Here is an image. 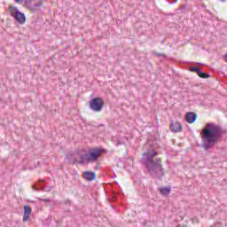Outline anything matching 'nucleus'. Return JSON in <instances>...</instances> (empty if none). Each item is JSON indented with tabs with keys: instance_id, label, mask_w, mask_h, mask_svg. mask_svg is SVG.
I'll return each mask as SVG.
<instances>
[{
	"instance_id": "1",
	"label": "nucleus",
	"mask_w": 227,
	"mask_h": 227,
	"mask_svg": "<svg viewBox=\"0 0 227 227\" xmlns=\"http://www.w3.org/2000/svg\"><path fill=\"white\" fill-rule=\"evenodd\" d=\"M225 134H227V131L225 129H223V126L214 122H207L200 132L202 139L201 148L205 152L212 150L215 145H219L223 141V137Z\"/></svg>"
},
{
	"instance_id": "10",
	"label": "nucleus",
	"mask_w": 227,
	"mask_h": 227,
	"mask_svg": "<svg viewBox=\"0 0 227 227\" xmlns=\"http://www.w3.org/2000/svg\"><path fill=\"white\" fill-rule=\"evenodd\" d=\"M170 130H172V132H182V124L176 121H173L170 124Z\"/></svg>"
},
{
	"instance_id": "21",
	"label": "nucleus",
	"mask_w": 227,
	"mask_h": 227,
	"mask_svg": "<svg viewBox=\"0 0 227 227\" xmlns=\"http://www.w3.org/2000/svg\"><path fill=\"white\" fill-rule=\"evenodd\" d=\"M168 3H169V4H173V3H176V1H178V0H167Z\"/></svg>"
},
{
	"instance_id": "6",
	"label": "nucleus",
	"mask_w": 227,
	"mask_h": 227,
	"mask_svg": "<svg viewBox=\"0 0 227 227\" xmlns=\"http://www.w3.org/2000/svg\"><path fill=\"white\" fill-rule=\"evenodd\" d=\"M24 215H23V223H27L29 217H31V206L25 205L23 206Z\"/></svg>"
},
{
	"instance_id": "11",
	"label": "nucleus",
	"mask_w": 227,
	"mask_h": 227,
	"mask_svg": "<svg viewBox=\"0 0 227 227\" xmlns=\"http://www.w3.org/2000/svg\"><path fill=\"white\" fill-rule=\"evenodd\" d=\"M159 191L160 194H162V196H168V194L171 192V188L161 187V188H159Z\"/></svg>"
},
{
	"instance_id": "16",
	"label": "nucleus",
	"mask_w": 227,
	"mask_h": 227,
	"mask_svg": "<svg viewBox=\"0 0 227 227\" xmlns=\"http://www.w3.org/2000/svg\"><path fill=\"white\" fill-rule=\"evenodd\" d=\"M86 159L82 157V155H80V160L77 161V164H84Z\"/></svg>"
},
{
	"instance_id": "24",
	"label": "nucleus",
	"mask_w": 227,
	"mask_h": 227,
	"mask_svg": "<svg viewBox=\"0 0 227 227\" xmlns=\"http://www.w3.org/2000/svg\"><path fill=\"white\" fill-rule=\"evenodd\" d=\"M221 1H226V0H221Z\"/></svg>"
},
{
	"instance_id": "3",
	"label": "nucleus",
	"mask_w": 227,
	"mask_h": 227,
	"mask_svg": "<svg viewBox=\"0 0 227 227\" xmlns=\"http://www.w3.org/2000/svg\"><path fill=\"white\" fill-rule=\"evenodd\" d=\"M104 148L95 147L90 149L87 153L83 155L86 162H97L99 157H102V153H104Z\"/></svg>"
},
{
	"instance_id": "4",
	"label": "nucleus",
	"mask_w": 227,
	"mask_h": 227,
	"mask_svg": "<svg viewBox=\"0 0 227 227\" xmlns=\"http://www.w3.org/2000/svg\"><path fill=\"white\" fill-rule=\"evenodd\" d=\"M9 12L11 17L16 20L19 24H26V20L27 19L26 18V14L19 11L18 7H15L13 5H9Z\"/></svg>"
},
{
	"instance_id": "23",
	"label": "nucleus",
	"mask_w": 227,
	"mask_h": 227,
	"mask_svg": "<svg viewBox=\"0 0 227 227\" xmlns=\"http://www.w3.org/2000/svg\"><path fill=\"white\" fill-rule=\"evenodd\" d=\"M98 127H104V124H100L99 126H98Z\"/></svg>"
},
{
	"instance_id": "18",
	"label": "nucleus",
	"mask_w": 227,
	"mask_h": 227,
	"mask_svg": "<svg viewBox=\"0 0 227 227\" xmlns=\"http://www.w3.org/2000/svg\"><path fill=\"white\" fill-rule=\"evenodd\" d=\"M64 205L71 206V205H72V200H65V201H64Z\"/></svg>"
},
{
	"instance_id": "17",
	"label": "nucleus",
	"mask_w": 227,
	"mask_h": 227,
	"mask_svg": "<svg viewBox=\"0 0 227 227\" xmlns=\"http://www.w3.org/2000/svg\"><path fill=\"white\" fill-rule=\"evenodd\" d=\"M187 8V5L184 4V5H181L179 7L178 12H180V13H182V12H184V10Z\"/></svg>"
},
{
	"instance_id": "14",
	"label": "nucleus",
	"mask_w": 227,
	"mask_h": 227,
	"mask_svg": "<svg viewBox=\"0 0 227 227\" xmlns=\"http://www.w3.org/2000/svg\"><path fill=\"white\" fill-rule=\"evenodd\" d=\"M200 70L201 69H200V67H192L190 68V72H194L195 74H197V75H198V74L200 73Z\"/></svg>"
},
{
	"instance_id": "7",
	"label": "nucleus",
	"mask_w": 227,
	"mask_h": 227,
	"mask_svg": "<svg viewBox=\"0 0 227 227\" xmlns=\"http://www.w3.org/2000/svg\"><path fill=\"white\" fill-rule=\"evenodd\" d=\"M83 178L88 182H93L97 178V174L91 171H85L83 172Z\"/></svg>"
},
{
	"instance_id": "13",
	"label": "nucleus",
	"mask_w": 227,
	"mask_h": 227,
	"mask_svg": "<svg viewBox=\"0 0 227 227\" xmlns=\"http://www.w3.org/2000/svg\"><path fill=\"white\" fill-rule=\"evenodd\" d=\"M198 75L200 77V79H208L210 77V74L203 73L201 70L199 71Z\"/></svg>"
},
{
	"instance_id": "19",
	"label": "nucleus",
	"mask_w": 227,
	"mask_h": 227,
	"mask_svg": "<svg viewBox=\"0 0 227 227\" xmlns=\"http://www.w3.org/2000/svg\"><path fill=\"white\" fill-rule=\"evenodd\" d=\"M40 201H44L45 203L51 202V200L49 199H38Z\"/></svg>"
},
{
	"instance_id": "9",
	"label": "nucleus",
	"mask_w": 227,
	"mask_h": 227,
	"mask_svg": "<svg viewBox=\"0 0 227 227\" xmlns=\"http://www.w3.org/2000/svg\"><path fill=\"white\" fill-rule=\"evenodd\" d=\"M198 119V114L196 113L188 112L186 114V121L187 123H194Z\"/></svg>"
},
{
	"instance_id": "2",
	"label": "nucleus",
	"mask_w": 227,
	"mask_h": 227,
	"mask_svg": "<svg viewBox=\"0 0 227 227\" xmlns=\"http://www.w3.org/2000/svg\"><path fill=\"white\" fill-rule=\"evenodd\" d=\"M157 155V152L152 150L144 153L143 158L147 173H149L153 178L160 180V177L164 176L166 172L164 171V168H162V160H160V158L154 159Z\"/></svg>"
},
{
	"instance_id": "8",
	"label": "nucleus",
	"mask_w": 227,
	"mask_h": 227,
	"mask_svg": "<svg viewBox=\"0 0 227 227\" xmlns=\"http://www.w3.org/2000/svg\"><path fill=\"white\" fill-rule=\"evenodd\" d=\"M32 189H34V191H43V192H49L51 191V188L46 189L45 186H43V180L40 179L39 180V186H36V184H34L32 186Z\"/></svg>"
},
{
	"instance_id": "22",
	"label": "nucleus",
	"mask_w": 227,
	"mask_h": 227,
	"mask_svg": "<svg viewBox=\"0 0 227 227\" xmlns=\"http://www.w3.org/2000/svg\"><path fill=\"white\" fill-rule=\"evenodd\" d=\"M16 3L20 4H22V3H24V0H15Z\"/></svg>"
},
{
	"instance_id": "12",
	"label": "nucleus",
	"mask_w": 227,
	"mask_h": 227,
	"mask_svg": "<svg viewBox=\"0 0 227 227\" xmlns=\"http://www.w3.org/2000/svg\"><path fill=\"white\" fill-rule=\"evenodd\" d=\"M67 159H69V164H77V158L74 154H67Z\"/></svg>"
},
{
	"instance_id": "5",
	"label": "nucleus",
	"mask_w": 227,
	"mask_h": 227,
	"mask_svg": "<svg viewBox=\"0 0 227 227\" xmlns=\"http://www.w3.org/2000/svg\"><path fill=\"white\" fill-rule=\"evenodd\" d=\"M89 107L91 111H94V113H100L102 109H104V99L100 97L93 98L90 101Z\"/></svg>"
},
{
	"instance_id": "15",
	"label": "nucleus",
	"mask_w": 227,
	"mask_h": 227,
	"mask_svg": "<svg viewBox=\"0 0 227 227\" xmlns=\"http://www.w3.org/2000/svg\"><path fill=\"white\" fill-rule=\"evenodd\" d=\"M153 54H154V56H157V58H160V57L166 58V55H164L163 53H159L157 51H153Z\"/></svg>"
},
{
	"instance_id": "20",
	"label": "nucleus",
	"mask_w": 227,
	"mask_h": 227,
	"mask_svg": "<svg viewBox=\"0 0 227 227\" xmlns=\"http://www.w3.org/2000/svg\"><path fill=\"white\" fill-rule=\"evenodd\" d=\"M112 200L113 201H116V193L113 192Z\"/></svg>"
}]
</instances>
